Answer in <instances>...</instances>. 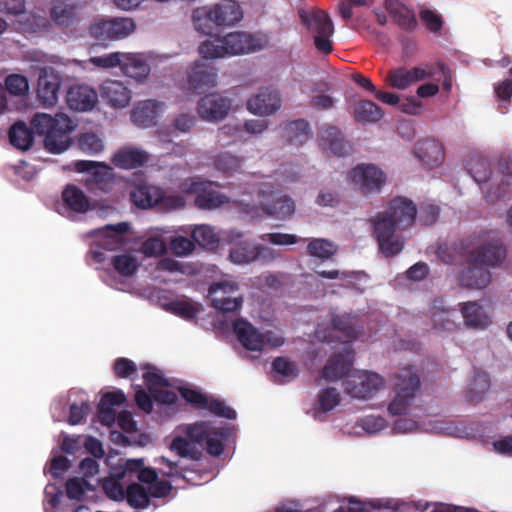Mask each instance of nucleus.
I'll list each match as a JSON object with an SVG mask.
<instances>
[{
  "mask_svg": "<svg viewBox=\"0 0 512 512\" xmlns=\"http://www.w3.org/2000/svg\"><path fill=\"white\" fill-rule=\"evenodd\" d=\"M125 499L135 509L146 508L150 503L149 492L139 483L128 485Z\"/></svg>",
  "mask_w": 512,
  "mask_h": 512,
  "instance_id": "42",
  "label": "nucleus"
},
{
  "mask_svg": "<svg viewBox=\"0 0 512 512\" xmlns=\"http://www.w3.org/2000/svg\"><path fill=\"white\" fill-rule=\"evenodd\" d=\"M243 18L239 2H219L213 8H196L192 14L195 29L203 34H211L212 24L216 26H233Z\"/></svg>",
  "mask_w": 512,
  "mask_h": 512,
  "instance_id": "6",
  "label": "nucleus"
},
{
  "mask_svg": "<svg viewBox=\"0 0 512 512\" xmlns=\"http://www.w3.org/2000/svg\"><path fill=\"white\" fill-rule=\"evenodd\" d=\"M467 170L478 184L485 183L491 175L490 164L483 157H473L467 163Z\"/></svg>",
  "mask_w": 512,
  "mask_h": 512,
  "instance_id": "44",
  "label": "nucleus"
},
{
  "mask_svg": "<svg viewBox=\"0 0 512 512\" xmlns=\"http://www.w3.org/2000/svg\"><path fill=\"white\" fill-rule=\"evenodd\" d=\"M419 17L425 27L432 33H438L443 27L442 16L431 9H422Z\"/></svg>",
  "mask_w": 512,
  "mask_h": 512,
  "instance_id": "55",
  "label": "nucleus"
},
{
  "mask_svg": "<svg viewBox=\"0 0 512 512\" xmlns=\"http://www.w3.org/2000/svg\"><path fill=\"white\" fill-rule=\"evenodd\" d=\"M445 64L442 62L434 64H423L421 66L413 67L412 74L415 82L433 78L437 72H444Z\"/></svg>",
  "mask_w": 512,
  "mask_h": 512,
  "instance_id": "54",
  "label": "nucleus"
},
{
  "mask_svg": "<svg viewBox=\"0 0 512 512\" xmlns=\"http://www.w3.org/2000/svg\"><path fill=\"white\" fill-rule=\"evenodd\" d=\"M354 360V352L345 349L336 353L320 371V378L327 381H337L350 372Z\"/></svg>",
  "mask_w": 512,
  "mask_h": 512,
  "instance_id": "20",
  "label": "nucleus"
},
{
  "mask_svg": "<svg viewBox=\"0 0 512 512\" xmlns=\"http://www.w3.org/2000/svg\"><path fill=\"white\" fill-rule=\"evenodd\" d=\"M179 393L181 397L191 404V406L195 409H204L206 405L207 395L201 393L198 390L181 387L179 388Z\"/></svg>",
  "mask_w": 512,
  "mask_h": 512,
  "instance_id": "58",
  "label": "nucleus"
},
{
  "mask_svg": "<svg viewBox=\"0 0 512 512\" xmlns=\"http://www.w3.org/2000/svg\"><path fill=\"white\" fill-rule=\"evenodd\" d=\"M298 15L307 33L313 39L316 50L322 54H329L333 50L332 36L334 23L328 12L322 9H299Z\"/></svg>",
  "mask_w": 512,
  "mask_h": 512,
  "instance_id": "7",
  "label": "nucleus"
},
{
  "mask_svg": "<svg viewBox=\"0 0 512 512\" xmlns=\"http://www.w3.org/2000/svg\"><path fill=\"white\" fill-rule=\"evenodd\" d=\"M273 370L285 377L288 381L297 377L299 370L297 365L284 357H277L272 362Z\"/></svg>",
  "mask_w": 512,
  "mask_h": 512,
  "instance_id": "53",
  "label": "nucleus"
},
{
  "mask_svg": "<svg viewBox=\"0 0 512 512\" xmlns=\"http://www.w3.org/2000/svg\"><path fill=\"white\" fill-rule=\"evenodd\" d=\"M184 193L196 194L195 205L202 210H213L229 202V198L213 189L211 182L191 178L181 184Z\"/></svg>",
  "mask_w": 512,
  "mask_h": 512,
  "instance_id": "10",
  "label": "nucleus"
},
{
  "mask_svg": "<svg viewBox=\"0 0 512 512\" xmlns=\"http://www.w3.org/2000/svg\"><path fill=\"white\" fill-rule=\"evenodd\" d=\"M230 100L218 93H210L200 99L198 113L201 118L209 121H220L229 112Z\"/></svg>",
  "mask_w": 512,
  "mask_h": 512,
  "instance_id": "18",
  "label": "nucleus"
},
{
  "mask_svg": "<svg viewBox=\"0 0 512 512\" xmlns=\"http://www.w3.org/2000/svg\"><path fill=\"white\" fill-rule=\"evenodd\" d=\"M216 76L215 69L197 61L187 72L189 88L193 92L211 88L216 84Z\"/></svg>",
  "mask_w": 512,
  "mask_h": 512,
  "instance_id": "25",
  "label": "nucleus"
},
{
  "mask_svg": "<svg viewBox=\"0 0 512 512\" xmlns=\"http://www.w3.org/2000/svg\"><path fill=\"white\" fill-rule=\"evenodd\" d=\"M308 254L321 260H328L337 252V246L323 238H316L309 242L307 246Z\"/></svg>",
  "mask_w": 512,
  "mask_h": 512,
  "instance_id": "43",
  "label": "nucleus"
},
{
  "mask_svg": "<svg viewBox=\"0 0 512 512\" xmlns=\"http://www.w3.org/2000/svg\"><path fill=\"white\" fill-rule=\"evenodd\" d=\"M135 28L136 25L132 18H99L90 24L88 34L98 45L106 47L111 42L128 37L134 32Z\"/></svg>",
  "mask_w": 512,
  "mask_h": 512,
  "instance_id": "8",
  "label": "nucleus"
},
{
  "mask_svg": "<svg viewBox=\"0 0 512 512\" xmlns=\"http://www.w3.org/2000/svg\"><path fill=\"white\" fill-rule=\"evenodd\" d=\"M322 140L335 156L343 157L352 151L351 144L343 138L341 131L335 126H329L322 132Z\"/></svg>",
  "mask_w": 512,
  "mask_h": 512,
  "instance_id": "32",
  "label": "nucleus"
},
{
  "mask_svg": "<svg viewBox=\"0 0 512 512\" xmlns=\"http://www.w3.org/2000/svg\"><path fill=\"white\" fill-rule=\"evenodd\" d=\"M490 388L489 376L486 372L475 370L474 376L468 384L466 396L469 402H480Z\"/></svg>",
  "mask_w": 512,
  "mask_h": 512,
  "instance_id": "38",
  "label": "nucleus"
},
{
  "mask_svg": "<svg viewBox=\"0 0 512 512\" xmlns=\"http://www.w3.org/2000/svg\"><path fill=\"white\" fill-rule=\"evenodd\" d=\"M127 222L109 224L93 232L95 236V246L105 251H117L124 247L127 242V232L129 231Z\"/></svg>",
  "mask_w": 512,
  "mask_h": 512,
  "instance_id": "16",
  "label": "nucleus"
},
{
  "mask_svg": "<svg viewBox=\"0 0 512 512\" xmlns=\"http://www.w3.org/2000/svg\"><path fill=\"white\" fill-rule=\"evenodd\" d=\"M130 200L142 209L157 206L161 201V188L147 184L138 185L130 192Z\"/></svg>",
  "mask_w": 512,
  "mask_h": 512,
  "instance_id": "29",
  "label": "nucleus"
},
{
  "mask_svg": "<svg viewBox=\"0 0 512 512\" xmlns=\"http://www.w3.org/2000/svg\"><path fill=\"white\" fill-rule=\"evenodd\" d=\"M69 107L76 111H89L98 101L97 92L87 85H75L66 95Z\"/></svg>",
  "mask_w": 512,
  "mask_h": 512,
  "instance_id": "23",
  "label": "nucleus"
},
{
  "mask_svg": "<svg viewBox=\"0 0 512 512\" xmlns=\"http://www.w3.org/2000/svg\"><path fill=\"white\" fill-rule=\"evenodd\" d=\"M238 291V285L235 282L231 281H221L213 283L209 288V297L211 300V306H214V299L230 297L232 294H235Z\"/></svg>",
  "mask_w": 512,
  "mask_h": 512,
  "instance_id": "51",
  "label": "nucleus"
},
{
  "mask_svg": "<svg viewBox=\"0 0 512 512\" xmlns=\"http://www.w3.org/2000/svg\"><path fill=\"white\" fill-rule=\"evenodd\" d=\"M344 390L353 398L368 399L384 386V379L373 372H364L343 382Z\"/></svg>",
  "mask_w": 512,
  "mask_h": 512,
  "instance_id": "15",
  "label": "nucleus"
},
{
  "mask_svg": "<svg viewBox=\"0 0 512 512\" xmlns=\"http://www.w3.org/2000/svg\"><path fill=\"white\" fill-rule=\"evenodd\" d=\"M340 401V393L333 387L322 389L318 394V403L323 412L333 410L337 405H339Z\"/></svg>",
  "mask_w": 512,
  "mask_h": 512,
  "instance_id": "52",
  "label": "nucleus"
},
{
  "mask_svg": "<svg viewBox=\"0 0 512 512\" xmlns=\"http://www.w3.org/2000/svg\"><path fill=\"white\" fill-rule=\"evenodd\" d=\"M396 395L388 406V411L393 416L405 414L412 404L416 392L420 388L419 376L412 369H403L395 376Z\"/></svg>",
  "mask_w": 512,
  "mask_h": 512,
  "instance_id": "9",
  "label": "nucleus"
},
{
  "mask_svg": "<svg viewBox=\"0 0 512 512\" xmlns=\"http://www.w3.org/2000/svg\"><path fill=\"white\" fill-rule=\"evenodd\" d=\"M176 435L169 446L181 458L199 460L204 451L213 457H219L224 451V442L228 432L214 429L207 421H196L177 427Z\"/></svg>",
  "mask_w": 512,
  "mask_h": 512,
  "instance_id": "3",
  "label": "nucleus"
},
{
  "mask_svg": "<svg viewBox=\"0 0 512 512\" xmlns=\"http://www.w3.org/2000/svg\"><path fill=\"white\" fill-rule=\"evenodd\" d=\"M386 80L391 87L400 90H404L412 83H415L412 69H406L405 67L389 71Z\"/></svg>",
  "mask_w": 512,
  "mask_h": 512,
  "instance_id": "46",
  "label": "nucleus"
},
{
  "mask_svg": "<svg viewBox=\"0 0 512 512\" xmlns=\"http://www.w3.org/2000/svg\"><path fill=\"white\" fill-rule=\"evenodd\" d=\"M430 312L436 331H453L456 328V323L449 317L450 309L444 308L443 300H434Z\"/></svg>",
  "mask_w": 512,
  "mask_h": 512,
  "instance_id": "39",
  "label": "nucleus"
},
{
  "mask_svg": "<svg viewBox=\"0 0 512 512\" xmlns=\"http://www.w3.org/2000/svg\"><path fill=\"white\" fill-rule=\"evenodd\" d=\"M121 70L126 76L141 81L148 76L150 66L139 55L124 54Z\"/></svg>",
  "mask_w": 512,
  "mask_h": 512,
  "instance_id": "34",
  "label": "nucleus"
},
{
  "mask_svg": "<svg viewBox=\"0 0 512 512\" xmlns=\"http://www.w3.org/2000/svg\"><path fill=\"white\" fill-rule=\"evenodd\" d=\"M103 491L108 498L114 501H122L125 499L126 490L118 479L107 478L102 484Z\"/></svg>",
  "mask_w": 512,
  "mask_h": 512,
  "instance_id": "57",
  "label": "nucleus"
},
{
  "mask_svg": "<svg viewBox=\"0 0 512 512\" xmlns=\"http://www.w3.org/2000/svg\"><path fill=\"white\" fill-rule=\"evenodd\" d=\"M385 10L393 22L406 33H412L418 27V21L413 9L403 2H385Z\"/></svg>",
  "mask_w": 512,
  "mask_h": 512,
  "instance_id": "24",
  "label": "nucleus"
},
{
  "mask_svg": "<svg viewBox=\"0 0 512 512\" xmlns=\"http://www.w3.org/2000/svg\"><path fill=\"white\" fill-rule=\"evenodd\" d=\"M350 178L363 194L379 193L386 182L384 172L373 164H361L353 168Z\"/></svg>",
  "mask_w": 512,
  "mask_h": 512,
  "instance_id": "14",
  "label": "nucleus"
},
{
  "mask_svg": "<svg viewBox=\"0 0 512 512\" xmlns=\"http://www.w3.org/2000/svg\"><path fill=\"white\" fill-rule=\"evenodd\" d=\"M64 204L76 213H86L90 209V200L77 186L69 184L62 192Z\"/></svg>",
  "mask_w": 512,
  "mask_h": 512,
  "instance_id": "33",
  "label": "nucleus"
},
{
  "mask_svg": "<svg viewBox=\"0 0 512 512\" xmlns=\"http://www.w3.org/2000/svg\"><path fill=\"white\" fill-rule=\"evenodd\" d=\"M416 215L417 208L413 201L396 197L390 201L385 211L378 212L370 219L372 235L385 257H393L403 250L404 240L396 231L412 226Z\"/></svg>",
  "mask_w": 512,
  "mask_h": 512,
  "instance_id": "2",
  "label": "nucleus"
},
{
  "mask_svg": "<svg viewBox=\"0 0 512 512\" xmlns=\"http://www.w3.org/2000/svg\"><path fill=\"white\" fill-rule=\"evenodd\" d=\"M113 269L123 277L133 276L139 267L137 259L130 253L115 255L111 258Z\"/></svg>",
  "mask_w": 512,
  "mask_h": 512,
  "instance_id": "41",
  "label": "nucleus"
},
{
  "mask_svg": "<svg viewBox=\"0 0 512 512\" xmlns=\"http://www.w3.org/2000/svg\"><path fill=\"white\" fill-rule=\"evenodd\" d=\"M113 372L118 378H130L137 372V366L132 360L120 357L114 361Z\"/></svg>",
  "mask_w": 512,
  "mask_h": 512,
  "instance_id": "60",
  "label": "nucleus"
},
{
  "mask_svg": "<svg viewBox=\"0 0 512 512\" xmlns=\"http://www.w3.org/2000/svg\"><path fill=\"white\" fill-rule=\"evenodd\" d=\"M309 123L304 119L288 122L283 127V137L294 146L303 145L309 137Z\"/></svg>",
  "mask_w": 512,
  "mask_h": 512,
  "instance_id": "36",
  "label": "nucleus"
},
{
  "mask_svg": "<svg viewBox=\"0 0 512 512\" xmlns=\"http://www.w3.org/2000/svg\"><path fill=\"white\" fill-rule=\"evenodd\" d=\"M242 303L243 299L241 296H234V294H232L230 297L225 298V300L215 297L214 306L212 307L224 313L235 312L241 308Z\"/></svg>",
  "mask_w": 512,
  "mask_h": 512,
  "instance_id": "63",
  "label": "nucleus"
},
{
  "mask_svg": "<svg viewBox=\"0 0 512 512\" xmlns=\"http://www.w3.org/2000/svg\"><path fill=\"white\" fill-rule=\"evenodd\" d=\"M5 92L14 96H24L29 90L28 79L20 74L8 75L5 79Z\"/></svg>",
  "mask_w": 512,
  "mask_h": 512,
  "instance_id": "50",
  "label": "nucleus"
},
{
  "mask_svg": "<svg viewBox=\"0 0 512 512\" xmlns=\"http://www.w3.org/2000/svg\"><path fill=\"white\" fill-rule=\"evenodd\" d=\"M170 311L186 320L196 317L198 309L187 301H174L169 305Z\"/></svg>",
  "mask_w": 512,
  "mask_h": 512,
  "instance_id": "62",
  "label": "nucleus"
},
{
  "mask_svg": "<svg viewBox=\"0 0 512 512\" xmlns=\"http://www.w3.org/2000/svg\"><path fill=\"white\" fill-rule=\"evenodd\" d=\"M162 103L156 100H146L138 103L131 112V120L143 127L156 124Z\"/></svg>",
  "mask_w": 512,
  "mask_h": 512,
  "instance_id": "28",
  "label": "nucleus"
},
{
  "mask_svg": "<svg viewBox=\"0 0 512 512\" xmlns=\"http://www.w3.org/2000/svg\"><path fill=\"white\" fill-rule=\"evenodd\" d=\"M124 53L113 52L102 56H96L91 58V63L97 67L102 68H113L119 66L122 68Z\"/></svg>",
  "mask_w": 512,
  "mask_h": 512,
  "instance_id": "61",
  "label": "nucleus"
},
{
  "mask_svg": "<svg viewBox=\"0 0 512 512\" xmlns=\"http://www.w3.org/2000/svg\"><path fill=\"white\" fill-rule=\"evenodd\" d=\"M414 155L423 165L433 168L443 162L445 156L444 146L436 139L427 138L415 144Z\"/></svg>",
  "mask_w": 512,
  "mask_h": 512,
  "instance_id": "21",
  "label": "nucleus"
},
{
  "mask_svg": "<svg viewBox=\"0 0 512 512\" xmlns=\"http://www.w3.org/2000/svg\"><path fill=\"white\" fill-rule=\"evenodd\" d=\"M195 248L193 239L178 236L171 240L170 249L177 256H184L190 254Z\"/></svg>",
  "mask_w": 512,
  "mask_h": 512,
  "instance_id": "64",
  "label": "nucleus"
},
{
  "mask_svg": "<svg viewBox=\"0 0 512 512\" xmlns=\"http://www.w3.org/2000/svg\"><path fill=\"white\" fill-rule=\"evenodd\" d=\"M24 4L25 2H0V11L14 16L24 30L35 31L36 28L44 27L47 19L27 12Z\"/></svg>",
  "mask_w": 512,
  "mask_h": 512,
  "instance_id": "19",
  "label": "nucleus"
},
{
  "mask_svg": "<svg viewBox=\"0 0 512 512\" xmlns=\"http://www.w3.org/2000/svg\"><path fill=\"white\" fill-rule=\"evenodd\" d=\"M191 238L199 246L210 249L215 248L219 243L216 233L209 225H199L195 227L191 233Z\"/></svg>",
  "mask_w": 512,
  "mask_h": 512,
  "instance_id": "45",
  "label": "nucleus"
},
{
  "mask_svg": "<svg viewBox=\"0 0 512 512\" xmlns=\"http://www.w3.org/2000/svg\"><path fill=\"white\" fill-rule=\"evenodd\" d=\"M264 247L255 245L249 241H240L231 248L229 257L237 264L250 263L256 260Z\"/></svg>",
  "mask_w": 512,
  "mask_h": 512,
  "instance_id": "37",
  "label": "nucleus"
},
{
  "mask_svg": "<svg viewBox=\"0 0 512 512\" xmlns=\"http://www.w3.org/2000/svg\"><path fill=\"white\" fill-rule=\"evenodd\" d=\"M281 104L280 93L271 87H264L248 99L247 109L254 115L269 116L277 112Z\"/></svg>",
  "mask_w": 512,
  "mask_h": 512,
  "instance_id": "17",
  "label": "nucleus"
},
{
  "mask_svg": "<svg viewBox=\"0 0 512 512\" xmlns=\"http://www.w3.org/2000/svg\"><path fill=\"white\" fill-rule=\"evenodd\" d=\"M141 252L147 257L160 256L166 252V243L159 237H149L142 243Z\"/></svg>",
  "mask_w": 512,
  "mask_h": 512,
  "instance_id": "59",
  "label": "nucleus"
},
{
  "mask_svg": "<svg viewBox=\"0 0 512 512\" xmlns=\"http://www.w3.org/2000/svg\"><path fill=\"white\" fill-rule=\"evenodd\" d=\"M234 332L241 345L250 351H261L267 343L276 348L284 344V339L272 333L261 334L251 323L245 320H236L233 324Z\"/></svg>",
  "mask_w": 512,
  "mask_h": 512,
  "instance_id": "11",
  "label": "nucleus"
},
{
  "mask_svg": "<svg viewBox=\"0 0 512 512\" xmlns=\"http://www.w3.org/2000/svg\"><path fill=\"white\" fill-rule=\"evenodd\" d=\"M214 164L217 170L230 175L241 167V159L229 152H223L216 156Z\"/></svg>",
  "mask_w": 512,
  "mask_h": 512,
  "instance_id": "49",
  "label": "nucleus"
},
{
  "mask_svg": "<svg viewBox=\"0 0 512 512\" xmlns=\"http://www.w3.org/2000/svg\"><path fill=\"white\" fill-rule=\"evenodd\" d=\"M261 198V209L268 215L278 219L290 217L295 211L294 201L286 195H275L273 187L264 185L258 190Z\"/></svg>",
  "mask_w": 512,
  "mask_h": 512,
  "instance_id": "13",
  "label": "nucleus"
},
{
  "mask_svg": "<svg viewBox=\"0 0 512 512\" xmlns=\"http://www.w3.org/2000/svg\"><path fill=\"white\" fill-rule=\"evenodd\" d=\"M491 281V273L482 265H470L459 274V283L469 289H484Z\"/></svg>",
  "mask_w": 512,
  "mask_h": 512,
  "instance_id": "27",
  "label": "nucleus"
},
{
  "mask_svg": "<svg viewBox=\"0 0 512 512\" xmlns=\"http://www.w3.org/2000/svg\"><path fill=\"white\" fill-rule=\"evenodd\" d=\"M461 313L469 327L484 329L490 324V318L484 308L477 302H466L462 305Z\"/></svg>",
  "mask_w": 512,
  "mask_h": 512,
  "instance_id": "35",
  "label": "nucleus"
},
{
  "mask_svg": "<svg viewBox=\"0 0 512 512\" xmlns=\"http://www.w3.org/2000/svg\"><path fill=\"white\" fill-rule=\"evenodd\" d=\"M78 146L84 153L95 155L103 151L102 139L94 133H84L78 138Z\"/></svg>",
  "mask_w": 512,
  "mask_h": 512,
  "instance_id": "48",
  "label": "nucleus"
},
{
  "mask_svg": "<svg viewBox=\"0 0 512 512\" xmlns=\"http://www.w3.org/2000/svg\"><path fill=\"white\" fill-rule=\"evenodd\" d=\"M102 97L115 108L126 107L131 100V91L119 81H107L102 86Z\"/></svg>",
  "mask_w": 512,
  "mask_h": 512,
  "instance_id": "30",
  "label": "nucleus"
},
{
  "mask_svg": "<svg viewBox=\"0 0 512 512\" xmlns=\"http://www.w3.org/2000/svg\"><path fill=\"white\" fill-rule=\"evenodd\" d=\"M267 40L243 31L228 33L202 42L198 48L204 59H217L225 56L241 55L263 49Z\"/></svg>",
  "mask_w": 512,
  "mask_h": 512,
  "instance_id": "5",
  "label": "nucleus"
},
{
  "mask_svg": "<svg viewBox=\"0 0 512 512\" xmlns=\"http://www.w3.org/2000/svg\"><path fill=\"white\" fill-rule=\"evenodd\" d=\"M63 83L62 74L55 68L46 66L40 69L37 83V98L45 107L57 104Z\"/></svg>",
  "mask_w": 512,
  "mask_h": 512,
  "instance_id": "12",
  "label": "nucleus"
},
{
  "mask_svg": "<svg viewBox=\"0 0 512 512\" xmlns=\"http://www.w3.org/2000/svg\"><path fill=\"white\" fill-rule=\"evenodd\" d=\"M72 120L65 114L54 117L46 113H37L31 120V128L23 121L15 122L9 129L10 144L16 149L27 151L34 142V133L44 137V148L52 154H60L71 145L70 132Z\"/></svg>",
  "mask_w": 512,
  "mask_h": 512,
  "instance_id": "1",
  "label": "nucleus"
},
{
  "mask_svg": "<svg viewBox=\"0 0 512 512\" xmlns=\"http://www.w3.org/2000/svg\"><path fill=\"white\" fill-rule=\"evenodd\" d=\"M384 116L382 109L370 100H360L354 109V118L361 123H376Z\"/></svg>",
  "mask_w": 512,
  "mask_h": 512,
  "instance_id": "40",
  "label": "nucleus"
},
{
  "mask_svg": "<svg viewBox=\"0 0 512 512\" xmlns=\"http://www.w3.org/2000/svg\"><path fill=\"white\" fill-rule=\"evenodd\" d=\"M51 19L59 26L69 27L82 18V5L79 2H57L50 10Z\"/></svg>",
  "mask_w": 512,
  "mask_h": 512,
  "instance_id": "26",
  "label": "nucleus"
},
{
  "mask_svg": "<svg viewBox=\"0 0 512 512\" xmlns=\"http://www.w3.org/2000/svg\"><path fill=\"white\" fill-rule=\"evenodd\" d=\"M204 409L208 410L210 413L217 417L229 420H234L237 416L236 411L233 408L227 406L225 401L214 397H207Z\"/></svg>",
  "mask_w": 512,
  "mask_h": 512,
  "instance_id": "47",
  "label": "nucleus"
},
{
  "mask_svg": "<svg viewBox=\"0 0 512 512\" xmlns=\"http://www.w3.org/2000/svg\"><path fill=\"white\" fill-rule=\"evenodd\" d=\"M459 254L469 265L496 267L506 259L507 249L495 232L482 229L461 240Z\"/></svg>",
  "mask_w": 512,
  "mask_h": 512,
  "instance_id": "4",
  "label": "nucleus"
},
{
  "mask_svg": "<svg viewBox=\"0 0 512 512\" xmlns=\"http://www.w3.org/2000/svg\"><path fill=\"white\" fill-rule=\"evenodd\" d=\"M141 368L147 370L143 374V379L149 391H154L155 387L168 385L167 380L158 372V370L154 366L146 364Z\"/></svg>",
  "mask_w": 512,
  "mask_h": 512,
  "instance_id": "56",
  "label": "nucleus"
},
{
  "mask_svg": "<svg viewBox=\"0 0 512 512\" xmlns=\"http://www.w3.org/2000/svg\"><path fill=\"white\" fill-rule=\"evenodd\" d=\"M74 167L79 173H89V180L102 190L113 180L114 175L112 168L104 163L78 160L75 162Z\"/></svg>",
  "mask_w": 512,
  "mask_h": 512,
  "instance_id": "22",
  "label": "nucleus"
},
{
  "mask_svg": "<svg viewBox=\"0 0 512 512\" xmlns=\"http://www.w3.org/2000/svg\"><path fill=\"white\" fill-rule=\"evenodd\" d=\"M148 154L137 148L120 149L112 157L113 164L122 169H134L143 166L148 161Z\"/></svg>",
  "mask_w": 512,
  "mask_h": 512,
  "instance_id": "31",
  "label": "nucleus"
}]
</instances>
